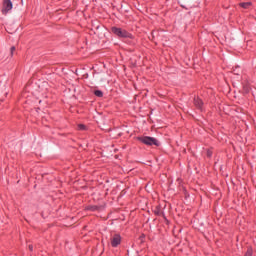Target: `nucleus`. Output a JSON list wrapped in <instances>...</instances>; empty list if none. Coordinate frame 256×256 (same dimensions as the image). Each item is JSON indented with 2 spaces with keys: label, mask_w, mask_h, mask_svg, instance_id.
<instances>
[{
  "label": "nucleus",
  "mask_w": 256,
  "mask_h": 256,
  "mask_svg": "<svg viewBox=\"0 0 256 256\" xmlns=\"http://www.w3.org/2000/svg\"><path fill=\"white\" fill-rule=\"evenodd\" d=\"M94 95H96V97H103V92L100 91V90H96V91L94 92Z\"/></svg>",
  "instance_id": "7"
},
{
  "label": "nucleus",
  "mask_w": 256,
  "mask_h": 256,
  "mask_svg": "<svg viewBox=\"0 0 256 256\" xmlns=\"http://www.w3.org/2000/svg\"><path fill=\"white\" fill-rule=\"evenodd\" d=\"M194 105L196 107H198V109H201V107L203 105V101L201 99H199V98H196V99H194Z\"/></svg>",
  "instance_id": "5"
},
{
  "label": "nucleus",
  "mask_w": 256,
  "mask_h": 256,
  "mask_svg": "<svg viewBox=\"0 0 256 256\" xmlns=\"http://www.w3.org/2000/svg\"><path fill=\"white\" fill-rule=\"evenodd\" d=\"M29 250L33 251V245H29Z\"/></svg>",
  "instance_id": "11"
},
{
  "label": "nucleus",
  "mask_w": 256,
  "mask_h": 256,
  "mask_svg": "<svg viewBox=\"0 0 256 256\" xmlns=\"http://www.w3.org/2000/svg\"><path fill=\"white\" fill-rule=\"evenodd\" d=\"M240 7H243V9H249V7H251V2H242L240 3Z\"/></svg>",
  "instance_id": "6"
},
{
  "label": "nucleus",
  "mask_w": 256,
  "mask_h": 256,
  "mask_svg": "<svg viewBox=\"0 0 256 256\" xmlns=\"http://www.w3.org/2000/svg\"><path fill=\"white\" fill-rule=\"evenodd\" d=\"M112 33H114V35H117V37H123V38L131 37V34H129V32L117 27H112Z\"/></svg>",
  "instance_id": "2"
},
{
  "label": "nucleus",
  "mask_w": 256,
  "mask_h": 256,
  "mask_svg": "<svg viewBox=\"0 0 256 256\" xmlns=\"http://www.w3.org/2000/svg\"><path fill=\"white\" fill-rule=\"evenodd\" d=\"M11 9H13V2H11V0H3L2 13L4 15H7V13H9V11H11Z\"/></svg>",
  "instance_id": "3"
},
{
  "label": "nucleus",
  "mask_w": 256,
  "mask_h": 256,
  "mask_svg": "<svg viewBox=\"0 0 256 256\" xmlns=\"http://www.w3.org/2000/svg\"><path fill=\"white\" fill-rule=\"evenodd\" d=\"M249 91V88H245V92L247 93Z\"/></svg>",
  "instance_id": "12"
},
{
  "label": "nucleus",
  "mask_w": 256,
  "mask_h": 256,
  "mask_svg": "<svg viewBox=\"0 0 256 256\" xmlns=\"http://www.w3.org/2000/svg\"><path fill=\"white\" fill-rule=\"evenodd\" d=\"M138 141H140L144 145H159V143L157 142V139L149 136L139 137Z\"/></svg>",
  "instance_id": "1"
},
{
  "label": "nucleus",
  "mask_w": 256,
  "mask_h": 256,
  "mask_svg": "<svg viewBox=\"0 0 256 256\" xmlns=\"http://www.w3.org/2000/svg\"><path fill=\"white\" fill-rule=\"evenodd\" d=\"M15 51H16L15 46H12L10 49V55H13V53H15Z\"/></svg>",
  "instance_id": "10"
},
{
  "label": "nucleus",
  "mask_w": 256,
  "mask_h": 256,
  "mask_svg": "<svg viewBox=\"0 0 256 256\" xmlns=\"http://www.w3.org/2000/svg\"><path fill=\"white\" fill-rule=\"evenodd\" d=\"M78 129H79L80 131H85L86 127H85V125H83V124H79V125H78Z\"/></svg>",
  "instance_id": "9"
},
{
  "label": "nucleus",
  "mask_w": 256,
  "mask_h": 256,
  "mask_svg": "<svg viewBox=\"0 0 256 256\" xmlns=\"http://www.w3.org/2000/svg\"><path fill=\"white\" fill-rule=\"evenodd\" d=\"M245 256H253V249L249 248L245 254Z\"/></svg>",
  "instance_id": "8"
},
{
  "label": "nucleus",
  "mask_w": 256,
  "mask_h": 256,
  "mask_svg": "<svg viewBox=\"0 0 256 256\" xmlns=\"http://www.w3.org/2000/svg\"><path fill=\"white\" fill-rule=\"evenodd\" d=\"M208 157H211V153L210 152H208Z\"/></svg>",
  "instance_id": "13"
},
{
  "label": "nucleus",
  "mask_w": 256,
  "mask_h": 256,
  "mask_svg": "<svg viewBox=\"0 0 256 256\" xmlns=\"http://www.w3.org/2000/svg\"><path fill=\"white\" fill-rule=\"evenodd\" d=\"M110 243L112 247H119V245H121V235L114 234L111 237Z\"/></svg>",
  "instance_id": "4"
}]
</instances>
